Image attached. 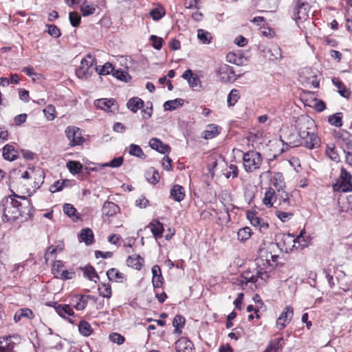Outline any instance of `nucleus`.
<instances>
[{"label": "nucleus", "instance_id": "obj_1", "mask_svg": "<svg viewBox=\"0 0 352 352\" xmlns=\"http://www.w3.org/2000/svg\"><path fill=\"white\" fill-rule=\"evenodd\" d=\"M0 210L3 213L2 218L4 222L14 221L19 217L24 221H28L33 218L34 212L31 200L25 196H19L14 192L1 200Z\"/></svg>", "mask_w": 352, "mask_h": 352}, {"label": "nucleus", "instance_id": "obj_2", "mask_svg": "<svg viewBox=\"0 0 352 352\" xmlns=\"http://www.w3.org/2000/svg\"><path fill=\"white\" fill-rule=\"evenodd\" d=\"M263 245V247L261 246L258 251V257L256 259L257 267L255 274L246 271L242 275V278L245 280L246 283H256L259 278L265 282L270 277L269 272L275 266L274 263H270V258L273 257V254L268 250V248L265 247V243Z\"/></svg>", "mask_w": 352, "mask_h": 352}, {"label": "nucleus", "instance_id": "obj_3", "mask_svg": "<svg viewBox=\"0 0 352 352\" xmlns=\"http://www.w3.org/2000/svg\"><path fill=\"white\" fill-rule=\"evenodd\" d=\"M243 166L248 173L258 169L262 164L261 155L256 151H249L243 154Z\"/></svg>", "mask_w": 352, "mask_h": 352}, {"label": "nucleus", "instance_id": "obj_4", "mask_svg": "<svg viewBox=\"0 0 352 352\" xmlns=\"http://www.w3.org/2000/svg\"><path fill=\"white\" fill-rule=\"evenodd\" d=\"M280 140L283 145L288 147H297L300 146L299 135L296 134L292 127L286 126L280 130Z\"/></svg>", "mask_w": 352, "mask_h": 352}, {"label": "nucleus", "instance_id": "obj_5", "mask_svg": "<svg viewBox=\"0 0 352 352\" xmlns=\"http://www.w3.org/2000/svg\"><path fill=\"white\" fill-rule=\"evenodd\" d=\"M304 234H305V229L300 230L299 234L296 238H294V236L291 234H283L276 245L279 247L281 251L289 252L293 250V248L295 247V244L296 242L300 241L301 237H303Z\"/></svg>", "mask_w": 352, "mask_h": 352}, {"label": "nucleus", "instance_id": "obj_6", "mask_svg": "<svg viewBox=\"0 0 352 352\" xmlns=\"http://www.w3.org/2000/svg\"><path fill=\"white\" fill-rule=\"evenodd\" d=\"M296 129L299 135H305L309 133H317L316 125L314 120L309 116H302L296 121Z\"/></svg>", "mask_w": 352, "mask_h": 352}, {"label": "nucleus", "instance_id": "obj_7", "mask_svg": "<svg viewBox=\"0 0 352 352\" xmlns=\"http://www.w3.org/2000/svg\"><path fill=\"white\" fill-rule=\"evenodd\" d=\"M351 179V173L342 167L340 170V178L333 186V190L345 192L352 191Z\"/></svg>", "mask_w": 352, "mask_h": 352}, {"label": "nucleus", "instance_id": "obj_8", "mask_svg": "<svg viewBox=\"0 0 352 352\" xmlns=\"http://www.w3.org/2000/svg\"><path fill=\"white\" fill-rule=\"evenodd\" d=\"M21 341V337L18 335L0 337V352H14Z\"/></svg>", "mask_w": 352, "mask_h": 352}, {"label": "nucleus", "instance_id": "obj_9", "mask_svg": "<svg viewBox=\"0 0 352 352\" xmlns=\"http://www.w3.org/2000/svg\"><path fill=\"white\" fill-rule=\"evenodd\" d=\"M309 10L310 6L306 0H298L293 10L295 21L298 22L307 20Z\"/></svg>", "mask_w": 352, "mask_h": 352}, {"label": "nucleus", "instance_id": "obj_10", "mask_svg": "<svg viewBox=\"0 0 352 352\" xmlns=\"http://www.w3.org/2000/svg\"><path fill=\"white\" fill-rule=\"evenodd\" d=\"M94 64V59L91 55L82 59L80 65L76 69L75 73L79 78H87L91 75V67Z\"/></svg>", "mask_w": 352, "mask_h": 352}, {"label": "nucleus", "instance_id": "obj_11", "mask_svg": "<svg viewBox=\"0 0 352 352\" xmlns=\"http://www.w3.org/2000/svg\"><path fill=\"white\" fill-rule=\"evenodd\" d=\"M65 134L69 140V145L71 146L81 145L85 142L82 131L78 127L74 126H67L65 129Z\"/></svg>", "mask_w": 352, "mask_h": 352}, {"label": "nucleus", "instance_id": "obj_12", "mask_svg": "<svg viewBox=\"0 0 352 352\" xmlns=\"http://www.w3.org/2000/svg\"><path fill=\"white\" fill-rule=\"evenodd\" d=\"M305 135H299L300 146H302L308 149L317 148L320 146V138L318 133H309L306 132Z\"/></svg>", "mask_w": 352, "mask_h": 352}, {"label": "nucleus", "instance_id": "obj_13", "mask_svg": "<svg viewBox=\"0 0 352 352\" xmlns=\"http://www.w3.org/2000/svg\"><path fill=\"white\" fill-rule=\"evenodd\" d=\"M217 74L221 82H233L236 80V77L232 67L223 64L219 67Z\"/></svg>", "mask_w": 352, "mask_h": 352}, {"label": "nucleus", "instance_id": "obj_14", "mask_svg": "<svg viewBox=\"0 0 352 352\" xmlns=\"http://www.w3.org/2000/svg\"><path fill=\"white\" fill-rule=\"evenodd\" d=\"M94 106L98 109L111 113H114L118 109L117 102L113 98L97 99L94 101Z\"/></svg>", "mask_w": 352, "mask_h": 352}, {"label": "nucleus", "instance_id": "obj_15", "mask_svg": "<svg viewBox=\"0 0 352 352\" xmlns=\"http://www.w3.org/2000/svg\"><path fill=\"white\" fill-rule=\"evenodd\" d=\"M294 316L293 307L290 305L286 306L276 321L277 328L280 330L283 329L288 324Z\"/></svg>", "mask_w": 352, "mask_h": 352}, {"label": "nucleus", "instance_id": "obj_16", "mask_svg": "<svg viewBox=\"0 0 352 352\" xmlns=\"http://www.w3.org/2000/svg\"><path fill=\"white\" fill-rule=\"evenodd\" d=\"M335 138L342 145L343 149H352V135L345 130H339L335 132Z\"/></svg>", "mask_w": 352, "mask_h": 352}, {"label": "nucleus", "instance_id": "obj_17", "mask_svg": "<svg viewBox=\"0 0 352 352\" xmlns=\"http://www.w3.org/2000/svg\"><path fill=\"white\" fill-rule=\"evenodd\" d=\"M246 217L253 226L258 228L261 230L262 229L266 230L269 227L268 223L263 218L259 217L255 211L248 210Z\"/></svg>", "mask_w": 352, "mask_h": 352}, {"label": "nucleus", "instance_id": "obj_18", "mask_svg": "<svg viewBox=\"0 0 352 352\" xmlns=\"http://www.w3.org/2000/svg\"><path fill=\"white\" fill-rule=\"evenodd\" d=\"M54 309L56 313L61 317L66 319L69 323L74 324L75 321L72 318H67L68 316H74V311L73 308L69 305H60L54 303Z\"/></svg>", "mask_w": 352, "mask_h": 352}, {"label": "nucleus", "instance_id": "obj_19", "mask_svg": "<svg viewBox=\"0 0 352 352\" xmlns=\"http://www.w3.org/2000/svg\"><path fill=\"white\" fill-rule=\"evenodd\" d=\"M120 211L119 206L113 202L107 201L104 203L102 208V217H111L116 215Z\"/></svg>", "mask_w": 352, "mask_h": 352}, {"label": "nucleus", "instance_id": "obj_20", "mask_svg": "<svg viewBox=\"0 0 352 352\" xmlns=\"http://www.w3.org/2000/svg\"><path fill=\"white\" fill-rule=\"evenodd\" d=\"M149 146L153 149L162 154L169 153L170 150V147L168 144H164L160 139L157 138H153L150 140Z\"/></svg>", "mask_w": 352, "mask_h": 352}, {"label": "nucleus", "instance_id": "obj_21", "mask_svg": "<svg viewBox=\"0 0 352 352\" xmlns=\"http://www.w3.org/2000/svg\"><path fill=\"white\" fill-rule=\"evenodd\" d=\"M185 197V190L182 186L174 184L170 190V198L174 201L180 202Z\"/></svg>", "mask_w": 352, "mask_h": 352}, {"label": "nucleus", "instance_id": "obj_22", "mask_svg": "<svg viewBox=\"0 0 352 352\" xmlns=\"http://www.w3.org/2000/svg\"><path fill=\"white\" fill-rule=\"evenodd\" d=\"M192 342L186 338L182 337L175 342L176 352H188L192 351Z\"/></svg>", "mask_w": 352, "mask_h": 352}, {"label": "nucleus", "instance_id": "obj_23", "mask_svg": "<svg viewBox=\"0 0 352 352\" xmlns=\"http://www.w3.org/2000/svg\"><path fill=\"white\" fill-rule=\"evenodd\" d=\"M78 239L80 242H84L87 245H90L94 242V234L90 228H84L81 230Z\"/></svg>", "mask_w": 352, "mask_h": 352}, {"label": "nucleus", "instance_id": "obj_24", "mask_svg": "<svg viewBox=\"0 0 352 352\" xmlns=\"http://www.w3.org/2000/svg\"><path fill=\"white\" fill-rule=\"evenodd\" d=\"M285 341L283 337L275 338L270 340L267 347L264 352H270L271 351H282Z\"/></svg>", "mask_w": 352, "mask_h": 352}, {"label": "nucleus", "instance_id": "obj_25", "mask_svg": "<svg viewBox=\"0 0 352 352\" xmlns=\"http://www.w3.org/2000/svg\"><path fill=\"white\" fill-rule=\"evenodd\" d=\"M34 318V314L32 311L29 308H21L16 311L14 316V320L18 322L23 318L32 320Z\"/></svg>", "mask_w": 352, "mask_h": 352}, {"label": "nucleus", "instance_id": "obj_26", "mask_svg": "<svg viewBox=\"0 0 352 352\" xmlns=\"http://www.w3.org/2000/svg\"><path fill=\"white\" fill-rule=\"evenodd\" d=\"M19 152L11 144H6L3 148V156L4 159L8 161H14L17 159Z\"/></svg>", "mask_w": 352, "mask_h": 352}, {"label": "nucleus", "instance_id": "obj_27", "mask_svg": "<svg viewBox=\"0 0 352 352\" xmlns=\"http://www.w3.org/2000/svg\"><path fill=\"white\" fill-rule=\"evenodd\" d=\"M277 199V195L275 190L271 187L268 188L265 193V197L263 199V203L268 208L273 206L274 204Z\"/></svg>", "mask_w": 352, "mask_h": 352}, {"label": "nucleus", "instance_id": "obj_28", "mask_svg": "<svg viewBox=\"0 0 352 352\" xmlns=\"http://www.w3.org/2000/svg\"><path fill=\"white\" fill-rule=\"evenodd\" d=\"M107 276L110 281L123 283L126 280V276L116 268H111L107 272Z\"/></svg>", "mask_w": 352, "mask_h": 352}, {"label": "nucleus", "instance_id": "obj_29", "mask_svg": "<svg viewBox=\"0 0 352 352\" xmlns=\"http://www.w3.org/2000/svg\"><path fill=\"white\" fill-rule=\"evenodd\" d=\"M148 226L151 227V231L155 239H158L162 237L164 226L163 224L160 222V221L155 220L151 222Z\"/></svg>", "mask_w": 352, "mask_h": 352}, {"label": "nucleus", "instance_id": "obj_30", "mask_svg": "<svg viewBox=\"0 0 352 352\" xmlns=\"http://www.w3.org/2000/svg\"><path fill=\"white\" fill-rule=\"evenodd\" d=\"M126 263L129 267L140 270L144 264V258L140 255L129 256L126 259Z\"/></svg>", "mask_w": 352, "mask_h": 352}, {"label": "nucleus", "instance_id": "obj_31", "mask_svg": "<svg viewBox=\"0 0 352 352\" xmlns=\"http://www.w3.org/2000/svg\"><path fill=\"white\" fill-rule=\"evenodd\" d=\"M144 105V101L138 97L130 98L126 103L127 108L133 113H136L139 109H142Z\"/></svg>", "mask_w": 352, "mask_h": 352}, {"label": "nucleus", "instance_id": "obj_32", "mask_svg": "<svg viewBox=\"0 0 352 352\" xmlns=\"http://www.w3.org/2000/svg\"><path fill=\"white\" fill-rule=\"evenodd\" d=\"M277 198L278 197L280 200L279 206L286 210L288 206H290V201L289 198V195L287 192H285V188L277 190Z\"/></svg>", "mask_w": 352, "mask_h": 352}, {"label": "nucleus", "instance_id": "obj_33", "mask_svg": "<svg viewBox=\"0 0 352 352\" xmlns=\"http://www.w3.org/2000/svg\"><path fill=\"white\" fill-rule=\"evenodd\" d=\"M34 176L31 177V179L34 180L33 187L35 188H39L44 182L45 173L41 168H34L33 171Z\"/></svg>", "mask_w": 352, "mask_h": 352}, {"label": "nucleus", "instance_id": "obj_34", "mask_svg": "<svg viewBox=\"0 0 352 352\" xmlns=\"http://www.w3.org/2000/svg\"><path fill=\"white\" fill-rule=\"evenodd\" d=\"M333 84L338 89V93L340 95L345 98H349L351 96V92L345 87L343 82L338 78H333L332 80Z\"/></svg>", "mask_w": 352, "mask_h": 352}, {"label": "nucleus", "instance_id": "obj_35", "mask_svg": "<svg viewBox=\"0 0 352 352\" xmlns=\"http://www.w3.org/2000/svg\"><path fill=\"white\" fill-rule=\"evenodd\" d=\"M80 269L83 272L84 276H86L90 280H94L95 283L97 282L96 280L94 278L99 280V276L96 273L95 269L91 265H87L85 267H81Z\"/></svg>", "mask_w": 352, "mask_h": 352}, {"label": "nucleus", "instance_id": "obj_36", "mask_svg": "<svg viewBox=\"0 0 352 352\" xmlns=\"http://www.w3.org/2000/svg\"><path fill=\"white\" fill-rule=\"evenodd\" d=\"M184 100L182 98L170 100L164 103V108L166 111H173L179 107H182Z\"/></svg>", "mask_w": 352, "mask_h": 352}, {"label": "nucleus", "instance_id": "obj_37", "mask_svg": "<svg viewBox=\"0 0 352 352\" xmlns=\"http://www.w3.org/2000/svg\"><path fill=\"white\" fill-rule=\"evenodd\" d=\"M252 231L250 227H244L237 232V239L241 242H245L252 235Z\"/></svg>", "mask_w": 352, "mask_h": 352}, {"label": "nucleus", "instance_id": "obj_38", "mask_svg": "<svg viewBox=\"0 0 352 352\" xmlns=\"http://www.w3.org/2000/svg\"><path fill=\"white\" fill-rule=\"evenodd\" d=\"M272 183L276 188V190L278 189L285 188V183L284 177L281 173H275L272 179Z\"/></svg>", "mask_w": 352, "mask_h": 352}, {"label": "nucleus", "instance_id": "obj_39", "mask_svg": "<svg viewBox=\"0 0 352 352\" xmlns=\"http://www.w3.org/2000/svg\"><path fill=\"white\" fill-rule=\"evenodd\" d=\"M77 300L76 304L75 305V308L78 311H82L85 309L87 305L88 299L92 298V297L89 295L87 296H76L75 297Z\"/></svg>", "mask_w": 352, "mask_h": 352}, {"label": "nucleus", "instance_id": "obj_40", "mask_svg": "<svg viewBox=\"0 0 352 352\" xmlns=\"http://www.w3.org/2000/svg\"><path fill=\"white\" fill-rule=\"evenodd\" d=\"M66 166L72 175L80 173L83 168L82 164L78 161H69Z\"/></svg>", "mask_w": 352, "mask_h": 352}, {"label": "nucleus", "instance_id": "obj_41", "mask_svg": "<svg viewBox=\"0 0 352 352\" xmlns=\"http://www.w3.org/2000/svg\"><path fill=\"white\" fill-rule=\"evenodd\" d=\"M78 331L81 335L87 337L90 336L93 332L90 324L85 320H82L79 322Z\"/></svg>", "mask_w": 352, "mask_h": 352}, {"label": "nucleus", "instance_id": "obj_42", "mask_svg": "<svg viewBox=\"0 0 352 352\" xmlns=\"http://www.w3.org/2000/svg\"><path fill=\"white\" fill-rule=\"evenodd\" d=\"M166 14V10L162 6H158L157 7L152 9L149 14L152 17L154 21L160 20Z\"/></svg>", "mask_w": 352, "mask_h": 352}, {"label": "nucleus", "instance_id": "obj_43", "mask_svg": "<svg viewBox=\"0 0 352 352\" xmlns=\"http://www.w3.org/2000/svg\"><path fill=\"white\" fill-rule=\"evenodd\" d=\"M220 133V128L215 124H210L208 129L204 131V138L212 139Z\"/></svg>", "mask_w": 352, "mask_h": 352}, {"label": "nucleus", "instance_id": "obj_44", "mask_svg": "<svg viewBox=\"0 0 352 352\" xmlns=\"http://www.w3.org/2000/svg\"><path fill=\"white\" fill-rule=\"evenodd\" d=\"M342 113H336L329 116L328 122L332 126L340 127L342 126Z\"/></svg>", "mask_w": 352, "mask_h": 352}, {"label": "nucleus", "instance_id": "obj_45", "mask_svg": "<svg viewBox=\"0 0 352 352\" xmlns=\"http://www.w3.org/2000/svg\"><path fill=\"white\" fill-rule=\"evenodd\" d=\"M197 38L203 44H209L212 41L211 34L204 30L199 29L197 30Z\"/></svg>", "mask_w": 352, "mask_h": 352}, {"label": "nucleus", "instance_id": "obj_46", "mask_svg": "<svg viewBox=\"0 0 352 352\" xmlns=\"http://www.w3.org/2000/svg\"><path fill=\"white\" fill-rule=\"evenodd\" d=\"M186 320L182 315L177 314L175 316L173 320V325L175 328V333H181V329H182L185 324Z\"/></svg>", "mask_w": 352, "mask_h": 352}, {"label": "nucleus", "instance_id": "obj_47", "mask_svg": "<svg viewBox=\"0 0 352 352\" xmlns=\"http://www.w3.org/2000/svg\"><path fill=\"white\" fill-rule=\"evenodd\" d=\"M240 92L236 89H232L228 96V104L229 107H233L239 100Z\"/></svg>", "mask_w": 352, "mask_h": 352}, {"label": "nucleus", "instance_id": "obj_48", "mask_svg": "<svg viewBox=\"0 0 352 352\" xmlns=\"http://www.w3.org/2000/svg\"><path fill=\"white\" fill-rule=\"evenodd\" d=\"M98 292L100 296L110 298L112 295L111 285L109 283H101L98 286Z\"/></svg>", "mask_w": 352, "mask_h": 352}, {"label": "nucleus", "instance_id": "obj_49", "mask_svg": "<svg viewBox=\"0 0 352 352\" xmlns=\"http://www.w3.org/2000/svg\"><path fill=\"white\" fill-rule=\"evenodd\" d=\"M268 53L270 54L269 58L271 60H278L283 58L281 50L278 45H274L270 48Z\"/></svg>", "mask_w": 352, "mask_h": 352}, {"label": "nucleus", "instance_id": "obj_50", "mask_svg": "<svg viewBox=\"0 0 352 352\" xmlns=\"http://www.w3.org/2000/svg\"><path fill=\"white\" fill-rule=\"evenodd\" d=\"M129 153L131 155H133V156L138 157L141 159L146 158V155L143 152L141 147L140 146L134 144H131L129 146Z\"/></svg>", "mask_w": 352, "mask_h": 352}, {"label": "nucleus", "instance_id": "obj_51", "mask_svg": "<svg viewBox=\"0 0 352 352\" xmlns=\"http://www.w3.org/2000/svg\"><path fill=\"white\" fill-rule=\"evenodd\" d=\"M112 76L116 78L126 82H129L131 78L127 72L122 69H113Z\"/></svg>", "mask_w": 352, "mask_h": 352}, {"label": "nucleus", "instance_id": "obj_52", "mask_svg": "<svg viewBox=\"0 0 352 352\" xmlns=\"http://www.w3.org/2000/svg\"><path fill=\"white\" fill-rule=\"evenodd\" d=\"M64 183H71V181L69 179L58 180L50 186V191L52 193L61 191L64 188Z\"/></svg>", "mask_w": 352, "mask_h": 352}, {"label": "nucleus", "instance_id": "obj_53", "mask_svg": "<svg viewBox=\"0 0 352 352\" xmlns=\"http://www.w3.org/2000/svg\"><path fill=\"white\" fill-rule=\"evenodd\" d=\"M69 19L71 25L77 28L80 25L81 22V16L77 12H71L69 14Z\"/></svg>", "mask_w": 352, "mask_h": 352}, {"label": "nucleus", "instance_id": "obj_54", "mask_svg": "<svg viewBox=\"0 0 352 352\" xmlns=\"http://www.w3.org/2000/svg\"><path fill=\"white\" fill-rule=\"evenodd\" d=\"M114 67L110 63H106L100 68L96 67V69L98 71L100 75H108L113 74Z\"/></svg>", "mask_w": 352, "mask_h": 352}, {"label": "nucleus", "instance_id": "obj_55", "mask_svg": "<svg viewBox=\"0 0 352 352\" xmlns=\"http://www.w3.org/2000/svg\"><path fill=\"white\" fill-rule=\"evenodd\" d=\"M64 264L62 261H56L52 267V272L56 278L63 271Z\"/></svg>", "mask_w": 352, "mask_h": 352}, {"label": "nucleus", "instance_id": "obj_56", "mask_svg": "<svg viewBox=\"0 0 352 352\" xmlns=\"http://www.w3.org/2000/svg\"><path fill=\"white\" fill-rule=\"evenodd\" d=\"M96 6L94 4L82 6L80 8L83 16H88L94 14Z\"/></svg>", "mask_w": 352, "mask_h": 352}, {"label": "nucleus", "instance_id": "obj_57", "mask_svg": "<svg viewBox=\"0 0 352 352\" xmlns=\"http://www.w3.org/2000/svg\"><path fill=\"white\" fill-rule=\"evenodd\" d=\"M326 154L331 160L334 162H338L340 160V156L336 150L335 146L331 147L327 146L326 149Z\"/></svg>", "mask_w": 352, "mask_h": 352}, {"label": "nucleus", "instance_id": "obj_58", "mask_svg": "<svg viewBox=\"0 0 352 352\" xmlns=\"http://www.w3.org/2000/svg\"><path fill=\"white\" fill-rule=\"evenodd\" d=\"M43 113L46 116L47 119L49 120H53L56 116V109L55 107L52 104H49L43 109Z\"/></svg>", "mask_w": 352, "mask_h": 352}, {"label": "nucleus", "instance_id": "obj_59", "mask_svg": "<svg viewBox=\"0 0 352 352\" xmlns=\"http://www.w3.org/2000/svg\"><path fill=\"white\" fill-rule=\"evenodd\" d=\"M47 32L52 37L57 38H59L61 35V32L60 29L55 25H47Z\"/></svg>", "mask_w": 352, "mask_h": 352}, {"label": "nucleus", "instance_id": "obj_60", "mask_svg": "<svg viewBox=\"0 0 352 352\" xmlns=\"http://www.w3.org/2000/svg\"><path fill=\"white\" fill-rule=\"evenodd\" d=\"M149 40L152 41V46L156 50H160L162 47L164 40L155 35H151Z\"/></svg>", "mask_w": 352, "mask_h": 352}, {"label": "nucleus", "instance_id": "obj_61", "mask_svg": "<svg viewBox=\"0 0 352 352\" xmlns=\"http://www.w3.org/2000/svg\"><path fill=\"white\" fill-rule=\"evenodd\" d=\"M109 338L112 342L119 345L122 344L125 340L124 337L118 333H111Z\"/></svg>", "mask_w": 352, "mask_h": 352}, {"label": "nucleus", "instance_id": "obj_62", "mask_svg": "<svg viewBox=\"0 0 352 352\" xmlns=\"http://www.w3.org/2000/svg\"><path fill=\"white\" fill-rule=\"evenodd\" d=\"M227 60L236 65H241L243 63L242 58L237 56L234 53H229L227 55Z\"/></svg>", "mask_w": 352, "mask_h": 352}, {"label": "nucleus", "instance_id": "obj_63", "mask_svg": "<svg viewBox=\"0 0 352 352\" xmlns=\"http://www.w3.org/2000/svg\"><path fill=\"white\" fill-rule=\"evenodd\" d=\"M239 175V170L236 166L234 164H230L229 166V170L225 173V176L226 178L229 179L230 177L236 178Z\"/></svg>", "mask_w": 352, "mask_h": 352}, {"label": "nucleus", "instance_id": "obj_64", "mask_svg": "<svg viewBox=\"0 0 352 352\" xmlns=\"http://www.w3.org/2000/svg\"><path fill=\"white\" fill-rule=\"evenodd\" d=\"M75 272L71 270H64L62 271V272L59 274V276L57 277V278H60L62 280H69L72 279L74 277Z\"/></svg>", "mask_w": 352, "mask_h": 352}]
</instances>
